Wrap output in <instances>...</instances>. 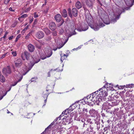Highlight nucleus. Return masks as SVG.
<instances>
[{
	"label": "nucleus",
	"instance_id": "9",
	"mask_svg": "<svg viewBox=\"0 0 134 134\" xmlns=\"http://www.w3.org/2000/svg\"><path fill=\"white\" fill-rule=\"evenodd\" d=\"M49 27L52 30H55L56 28L55 23L53 22H50L49 24Z\"/></svg>",
	"mask_w": 134,
	"mask_h": 134
},
{
	"label": "nucleus",
	"instance_id": "24",
	"mask_svg": "<svg viewBox=\"0 0 134 134\" xmlns=\"http://www.w3.org/2000/svg\"><path fill=\"white\" fill-rule=\"evenodd\" d=\"M64 44H63L62 43H61V44H59V45H58V46L57 48H55V49H53V50L54 51H56L57 48L58 49H60L61 48H62V47L64 45Z\"/></svg>",
	"mask_w": 134,
	"mask_h": 134
},
{
	"label": "nucleus",
	"instance_id": "33",
	"mask_svg": "<svg viewBox=\"0 0 134 134\" xmlns=\"http://www.w3.org/2000/svg\"><path fill=\"white\" fill-rule=\"evenodd\" d=\"M117 101L116 100H114L112 102V103L113 104L112 105H118V103H117Z\"/></svg>",
	"mask_w": 134,
	"mask_h": 134
},
{
	"label": "nucleus",
	"instance_id": "14",
	"mask_svg": "<svg viewBox=\"0 0 134 134\" xmlns=\"http://www.w3.org/2000/svg\"><path fill=\"white\" fill-rule=\"evenodd\" d=\"M28 48L30 52H32L35 50V47L32 44H30L28 46Z\"/></svg>",
	"mask_w": 134,
	"mask_h": 134
},
{
	"label": "nucleus",
	"instance_id": "23",
	"mask_svg": "<svg viewBox=\"0 0 134 134\" xmlns=\"http://www.w3.org/2000/svg\"><path fill=\"white\" fill-rule=\"evenodd\" d=\"M76 34V33L75 31H74L73 32L70 31V33L68 35V37H70Z\"/></svg>",
	"mask_w": 134,
	"mask_h": 134
},
{
	"label": "nucleus",
	"instance_id": "37",
	"mask_svg": "<svg viewBox=\"0 0 134 134\" xmlns=\"http://www.w3.org/2000/svg\"><path fill=\"white\" fill-rule=\"evenodd\" d=\"M48 95L47 94L44 93V92L43 93V96L44 98H47Z\"/></svg>",
	"mask_w": 134,
	"mask_h": 134
},
{
	"label": "nucleus",
	"instance_id": "48",
	"mask_svg": "<svg viewBox=\"0 0 134 134\" xmlns=\"http://www.w3.org/2000/svg\"><path fill=\"white\" fill-rule=\"evenodd\" d=\"M51 126L50 125L47 128H46L44 130V131H46L48 129H50L51 128Z\"/></svg>",
	"mask_w": 134,
	"mask_h": 134
},
{
	"label": "nucleus",
	"instance_id": "42",
	"mask_svg": "<svg viewBox=\"0 0 134 134\" xmlns=\"http://www.w3.org/2000/svg\"><path fill=\"white\" fill-rule=\"evenodd\" d=\"M36 46L37 48L39 49H41V46L40 44V45L38 44H37L36 45Z\"/></svg>",
	"mask_w": 134,
	"mask_h": 134
},
{
	"label": "nucleus",
	"instance_id": "55",
	"mask_svg": "<svg viewBox=\"0 0 134 134\" xmlns=\"http://www.w3.org/2000/svg\"><path fill=\"white\" fill-rule=\"evenodd\" d=\"M37 23V20L36 19L35 20L34 22L33 23V24H34V25H35Z\"/></svg>",
	"mask_w": 134,
	"mask_h": 134
},
{
	"label": "nucleus",
	"instance_id": "8",
	"mask_svg": "<svg viewBox=\"0 0 134 134\" xmlns=\"http://www.w3.org/2000/svg\"><path fill=\"white\" fill-rule=\"evenodd\" d=\"M36 36L38 38L41 39L44 37V34L42 31H38L36 33Z\"/></svg>",
	"mask_w": 134,
	"mask_h": 134
},
{
	"label": "nucleus",
	"instance_id": "28",
	"mask_svg": "<svg viewBox=\"0 0 134 134\" xmlns=\"http://www.w3.org/2000/svg\"><path fill=\"white\" fill-rule=\"evenodd\" d=\"M27 16V15L26 14H25L22 15L20 17H19L18 19L19 20L20 19L23 18H25Z\"/></svg>",
	"mask_w": 134,
	"mask_h": 134
},
{
	"label": "nucleus",
	"instance_id": "13",
	"mask_svg": "<svg viewBox=\"0 0 134 134\" xmlns=\"http://www.w3.org/2000/svg\"><path fill=\"white\" fill-rule=\"evenodd\" d=\"M86 3L87 7L90 9H92L93 7V3L92 2H89L88 0L86 1Z\"/></svg>",
	"mask_w": 134,
	"mask_h": 134
},
{
	"label": "nucleus",
	"instance_id": "1",
	"mask_svg": "<svg viewBox=\"0 0 134 134\" xmlns=\"http://www.w3.org/2000/svg\"><path fill=\"white\" fill-rule=\"evenodd\" d=\"M25 56L27 60H29L31 63V67H32L35 63H37L40 61V59L37 61H35L30 54L27 52H25L24 53L22 54L21 57L23 60H25V58H24V57Z\"/></svg>",
	"mask_w": 134,
	"mask_h": 134
},
{
	"label": "nucleus",
	"instance_id": "10",
	"mask_svg": "<svg viewBox=\"0 0 134 134\" xmlns=\"http://www.w3.org/2000/svg\"><path fill=\"white\" fill-rule=\"evenodd\" d=\"M104 26V25L103 23H101L99 25H97L96 26L95 25V26H93L92 27H91L95 31H97L98 30L99 28L102 27H103Z\"/></svg>",
	"mask_w": 134,
	"mask_h": 134
},
{
	"label": "nucleus",
	"instance_id": "30",
	"mask_svg": "<svg viewBox=\"0 0 134 134\" xmlns=\"http://www.w3.org/2000/svg\"><path fill=\"white\" fill-rule=\"evenodd\" d=\"M68 11L69 15L70 18H72V15L71 13V9L70 8L69 9Z\"/></svg>",
	"mask_w": 134,
	"mask_h": 134
},
{
	"label": "nucleus",
	"instance_id": "15",
	"mask_svg": "<svg viewBox=\"0 0 134 134\" xmlns=\"http://www.w3.org/2000/svg\"><path fill=\"white\" fill-rule=\"evenodd\" d=\"M62 17L60 14H58L55 15L54 18L57 22H59L61 19Z\"/></svg>",
	"mask_w": 134,
	"mask_h": 134
},
{
	"label": "nucleus",
	"instance_id": "39",
	"mask_svg": "<svg viewBox=\"0 0 134 134\" xmlns=\"http://www.w3.org/2000/svg\"><path fill=\"white\" fill-rule=\"evenodd\" d=\"M33 18L32 17H30L29 18V19L30 21L29 23L30 24H31L33 21Z\"/></svg>",
	"mask_w": 134,
	"mask_h": 134
},
{
	"label": "nucleus",
	"instance_id": "20",
	"mask_svg": "<svg viewBox=\"0 0 134 134\" xmlns=\"http://www.w3.org/2000/svg\"><path fill=\"white\" fill-rule=\"evenodd\" d=\"M64 18L66 17L67 16V14L66 11L65 9H64L62 14Z\"/></svg>",
	"mask_w": 134,
	"mask_h": 134
},
{
	"label": "nucleus",
	"instance_id": "3",
	"mask_svg": "<svg viewBox=\"0 0 134 134\" xmlns=\"http://www.w3.org/2000/svg\"><path fill=\"white\" fill-rule=\"evenodd\" d=\"M121 13L119 15H117L116 14H113V16L111 18L110 21L109 20L108 18L107 19V20H103V22L104 23L106 24H108L110 22L111 23H115L116 21L119 18Z\"/></svg>",
	"mask_w": 134,
	"mask_h": 134
},
{
	"label": "nucleus",
	"instance_id": "60",
	"mask_svg": "<svg viewBox=\"0 0 134 134\" xmlns=\"http://www.w3.org/2000/svg\"><path fill=\"white\" fill-rule=\"evenodd\" d=\"M7 92H5V94L3 96H2L0 98V100H1L2 99V98H3V96H5L7 94Z\"/></svg>",
	"mask_w": 134,
	"mask_h": 134
},
{
	"label": "nucleus",
	"instance_id": "52",
	"mask_svg": "<svg viewBox=\"0 0 134 134\" xmlns=\"http://www.w3.org/2000/svg\"><path fill=\"white\" fill-rule=\"evenodd\" d=\"M105 88H106L105 86V85H104L102 88H100V89H99V91H101V90H103V88L105 89Z\"/></svg>",
	"mask_w": 134,
	"mask_h": 134
},
{
	"label": "nucleus",
	"instance_id": "17",
	"mask_svg": "<svg viewBox=\"0 0 134 134\" xmlns=\"http://www.w3.org/2000/svg\"><path fill=\"white\" fill-rule=\"evenodd\" d=\"M82 4L79 1H77L75 4V6L76 8L79 9L82 7Z\"/></svg>",
	"mask_w": 134,
	"mask_h": 134
},
{
	"label": "nucleus",
	"instance_id": "35",
	"mask_svg": "<svg viewBox=\"0 0 134 134\" xmlns=\"http://www.w3.org/2000/svg\"><path fill=\"white\" fill-rule=\"evenodd\" d=\"M37 79V78L36 77H34L32 78L31 80V82H36V80Z\"/></svg>",
	"mask_w": 134,
	"mask_h": 134
},
{
	"label": "nucleus",
	"instance_id": "12",
	"mask_svg": "<svg viewBox=\"0 0 134 134\" xmlns=\"http://www.w3.org/2000/svg\"><path fill=\"white\" fill-rule=\"evenodd\" d=\"M127 5L132 6L134 3V0H124Z\"/></svg>",
	"mask_w": 134,
	"mask_h": 134
},
{
	"label": "nucleus",
	"instance_id": "56",
	"mask_svg": "<svg viewBox=\"0 0 134 134\" xmlns=\"http://www.w3.org/2000/svg\"><path fill=\"white\" fill-rule=\"evenodd\" d=\"M28 28V26H27L26 27H25L24 29V30H23V31H26L27 29Z\"/></svg>",
	"mask_w": 134,
	"mask_h": 134
},
{
	"label": "nucleus",
	"instance_id": "2",
	"mask_svg": "<svg viewBox=\"0 0 134 134\" xmlns=\"http://www.w3.org/2000/svg\"><path fill=\"white\" fill-rule=\"evenodd\" d=\"M96 92H95L93 93L92 94H91L90 95L87 96L86 97H85L84 98L85 102H87L86 103L90 106H92L93 104L95 103L94 100L95 97H94V96Z\"/></svg>",
	"mask_w": 134,
	"mask_h": 134
},
{
	"label": "nucleus",
	"instance_id": "58",
	"mask_svg": "<svg viewBox=\"0 0 134 134\" xmlns=\"http://www.w3.org/2000/svg\"><path fill=\"white\" fill-rule=\"evenodd\" d=\"M21 37V35H18L16 37L17 39H19V38H20Z\"/></svg>",
	"mask_w": 134,
	"mask_h": 134
},
{
	"label": "nucleus",
	"instance_id": "63",
	"mask_svg": "<svg viewBox=\"0 0 134 134\" xmlns=\"http://www.w3.org/2000/svg\"><path fill=\"white\" fill-rule=\"evenodd\" d=\"M90 129H91V130H92L93 129V127L91 125L90 126Z\"/></svg>",
	"mask_w": 134,
	"mask_h": 134
},
{
	"label": "nucleus",
	"instance_id": "57",
	"mask_svg": "<svg viewBox=\"0 0 134 134\" xmlns=\"http://www.w3.org/2000/svg\"><path fill=\"white\" fill-rule=\"evenodd\" d=\"M13 36H11L9 38V40H11L13 39Z\"/></svg>",
	"mask_w": 134,
	"mask_h": 134
},
{
	"label": "nucleus",
	"instance_id": "34",
	"mask_svg": "<svg viewBox=\"0 0 134 134\" xmlns=\"http://www.w3.org/2000/svg\"><path fill=\"white\" fill-rule=\"evenodd\" d=\"M64 32V31L63 29L61 28L60 29H59V33L60 35L62 34Z\"/></svg>",
	"mask_w": 134,
	"mask_h": 134
},
{
	"label": "nucleus",
	"instance_id": "22",
	"mask_svg": "<svg viewBox=\"0 0 134 134\" xmlns=\"http://www.w3.org/2000/svg\"><path fill=\"white\" fill-rule=\"evenodd\" d=\"M43 30L44 31L46 34L47 35H49L51 33L50 30L47 28L43 29Z\"/></svg>",
	"mask_w": 134,
	"mask_h": 134
},
{
	"label": "nucleus",
	"instance_id": "54",
	"mask_svg": "<svg viewBox=\"0 0 134 134\" xmlns=\"http://www.w3.org/2000/svg\"><path fill=\"white\" fill-rule=\"evenodd\" d=\"M16 25V23H14L12 25V27H14L15 25Z\"/></svg>",
	"mask_w": 134,
	"mask_h": 134
},
{
	"label": "nucleus",
	"instance_id": "47",
	"mask_svg": "<svg viewBox=\"0 0 134 134\" xmlns=\"http://www.w3.org/2000/svg\"><path fill=\"white\" fill-rule=\"evenodd\" d=\"M8 34V32L7 31H6L5 32V33L4 35L3 36V38H5L6 35Z\"/></svg>",
	"mask_w": 134,
	"mask_h": 134
},
{
	"label": "nucleus",
	"instance_id": "32",
	"mask_svg": "<svg viewBox=\"0 0 134 134\" xmlns=\"http://www.w3.org/2000/svg\"><path fill=\"white\" fill-rule=\"evenodd\" d=\"M88 111L87 109L83 108V112L82 113L85 114H87V112Z\"/></svg>",
	"mask_w": 134,
	"mask_h": 134
},
{
	"label": "nucleus",
	"instance_id": "50",
	"mask_svg": "<svg viewBox=\"0 0 134 134\" xmlns=\"http://www.w3.org/2000/svg\"><path fill=\"white\" fill-rule=\"evenodd\" d=\"M7 54V53H5V54H3L2 56L1 57V59H2L3 58H4L5 56Z\"/></svg>",
	"mask_w": 134,
	"mask_h": 134
},
{
	"label": "nucleus",
	"instance_id": "43",
	"mask_svg": "<svg viewBox=\"0 0 134 134\" xmlns=\"http://www.w3.org/2000/svg\"><path fill=\"white\" fill-rule=\"evenodd\" d=\"M52 35L54 36H56L57 35V32L55 31H53L52 33Z\"/></svg>",
	"mask_w": 134,
	"mask_h": 134
},
{
	"label": "nucleus",
	"instance_id": "29",
	"mask_svg": "<svg viewBox=\"0 0 134 134\" xmlns=\"http://www.w3.org/2000/svg\"><path fill=\"white\" fill-rule=\"evenodd\" d=\"M127 88H132L134 87V84H129L126 85V86Z\"/></svg>",
	"mask_w": 134,
	"mask_h": 134
},
{
	"label": "nucleus",
	"instance_id": "25",
	"mask_svg": "<svg viewBox=\"0 0 134 134\" xmlns=\"http://www.w3.org/2000/svg\"><path fill=\"white\" fill-rule=\"evenodd\" d=\"M23 76H21L20 77L19 79L16 82H15L14 84H13L12 85H11V87H12V86H15L18 82L20 81L21 80H22V79L23 78Z\"/></svg>",
	"mask_w": 134,
	"mask_h": 134
},
{
	"label": "nucleus",
	"instance_id": "36",
	"mask_svg": "<svg viewBox=\"0 0 134 134\" xmlns=\"http://www.w3.org/2000/svg\"><path fill=\"white\" fill-rule=\"evenodd\" d=\"M107 95H108L107 93V92H106L104 91V94H103L101 96V97H104L107 96Z\"/></svg>",
	"mask_w": 134,
	"mask_h": 134
},
{
	"label": "nucleus",
	"instance_id": "51",
	"mask_svg": "<svg viewBox=\"0 0 134 134\" xmlns=\"http://www.w3.org/2000/svg\"><path fill=\"white\" fill-rule=\"evenodd\" d=\"M30 10V8H27L25 10V12H26L29 11Z\"/></svg>",
	"mask_w": 134,
	"mask_h": 134
},
{
	"label": "nucleus",
	"instance_id": "5",
	"mask_svg": "<svg viewBox=\"0 0 134 134\" xmlns=\"http://www.w3.org/2000/svg\"><path fill=\"white\" fill-rule=\"evenodd\" d=\"M52 54V52L51 51H48L47 54L46 53V57L44 54L43 53L41 54L40 55V58L44 60L46 58V57H50Z\"/></svg>",
	"mask_w": 134,
	"mask_h": 134
},
{
	"label": "nucleus",
	"instance_id": "4",
	"mask_svg": "<svg viewBox=\"0 0 134 134\" xmlns=\"http://www.w3.org/2000/svg\"><path fill=\"white\" fill-rule=\"evenodd\" d=\"M88 28V25L87 24L82 23V25L79 24L77 27V30L79 31H85Z\"/></svg>",
	"mask_w": 134,
	"mask_h": 134
},
{
	"label": "nucleus",
	"instance_id": "41",
	"mask_svg": "<svg viewBox=\"0 0 134 134\" xmlns=\"http://www.w3.org/2000/svg\"><path fill=\"white\" fill-rule=\"evenodd\" d=\"M12 54L14 57H15L16 56V51L12 52Z\"/></svg>",
	"mask_w": 134,
	"mask_h": 134
},
{
	"label": "nucleus",
	"instance_id": "62",
	"mask_svg": "<svg viewBox=\"0 0 134 134\" xmlns=\"http://www.w3.org/2000/svg\"><path fill=\"white\" fill-rule=\"evenodd\" d=\"M130 8V7H126V8H125L124 9V10H128Z\"/></svg>",
	"mask_w": 134,
	"mask_h": 134
},
{
	"label": "nucleus",
	"instance_id": "27",
	"mask_svg": "<svg viewBox=\"0 0 134 134\" xmlns=\"http://www.w3.org/2000/svg\"><path fill=\"white\" fill-rule=\"evenodd\" d=\"M0 79L1 80V81L2 82H4L5 81V77L2 75H0Z\"/></svg>",
	"mask_w": 134,
	"mask_h": 134
},
{
	"label": "nucleus",
	"instance_id": "53",
	"mask_svg": "<svg viewBox=\"0 0 134 134\" xmlns=\"http://www.w3.org/2000/svg\"><path fill=\"white\" fill-rule=\"evenodd\" d=\"M49 9V7H47V8L46 10H44V12L45 13H46L48 11V10Z\"/></svg>",
	"mask_w": 134,
	"mask_h": 134
},
{
	"label": "nucleus",
	"instance_id": "61",
	"mask_svg": "<svg viewBox=\"0 0 134 134\" xmlns=\"http://www.w3.org/2000/svg\"><path fill=\"white\" fill-rule=\"evenodd\" d=\"M9 9L10 10L12 11H14V10L12 9V8L11 7H10L9 8Z\"/></svg>",
	"mask_w": 134,
	"mask_h": 134
},
{
	"label": "nucleus",
	"instance_id": "49",
	"mask_svg": "<svg viewBox=\"0 0 134 134\" xmlns=\"http://www.w3.org/2000/svg\"><path fill=\"white\" fill-rule=\"evenodd\" d=\"M34 16L35 18H36L38 17V15L36 14V12L34 13Z\"/></svg>",
	"mask_w": 134,
	"mask_h": 134
},
{
	"label": "nucleus",
	"instance_id": "64",
	"mask_svg": "<svg viewBox=\"0 0 134 134\" xmlns=\"http://www.w3.org/2000/svg\"><path fill=\"white\" fill-rule=\"evenodd\" d=\"M101 115L103 117H104V116L105 117V115L104 113H102L101 114Z\"/></svg>",
	"mask_w": 134,
	"mask_h": 134
},
{
	"label": "nucleus",
	"instance_id": "18",
	"mask_svg": "<svg viewBox=\"0 0 134 134\" xmlns=\"http://www.w3.org/2000/svg\"><path fill=\"white\" fill-rule=\"evenodd\" d=\"M87 118H82L81 120V121L84 123L83 124V126L85 127V125H87L88 124V122H87Z\"/></svg>",
	"mask_w": 134,
	"mask_h": 134
},
{
	"label": "nucleus",
	"instance_id": "6",
	"mask_svg": "<svg viewBox=\"0 0 134 134\" xmlns=\"http://www.w3.org/2000/svg\"><path fill=\"white\" fill-rule=\"evenodd\" d=\"M2 72L3 74L7 76L8 74H10L11 72V71L10 66H7L6 68H4L3 69Z\"/></svg>",
	"mask_w": 134,
	"mask_h": 134
},
{
	"label": "nucleus",
	"instance_id": "44",
	"mask_svg": "<svg viewBox=\"0 0 134 134\" xmlns=\"http://www.w3.org/2000/svg\"><path fill=\"white\" fill-rule=\"evenodd\" d=\"M104 91L103 90H101L100 92H99V95H102L104 94Z\"/></svg>",
	"mask_w": 134,
	"mask_h": 134
},
{
	"label": "nucleus",
	"instance_id": "7",
	"mask_svg": "<svg viewBox=\"0 0 134 134\" xmlns=\"http://www.w3.org/2000/svg\"><path fill=\"white\" fill-rule=\"evenodd\" d=\"M96 93L95 95L94 96V97H95L94 102L98 105L99 103L102 101V98H101V96L99 95V94L98 95H96Z\"/></svg>",
	"mask_w": 134,
	"mask_h": 134
},
{
	"label": "nucleus",
	"instance_id": "45",
	"mask_svg": "<svg viewBox=\"0 0 134 134\" xmlns=\"http://www.w3.org/2000/svg\"><path fill=\"white\" fill-rule=\"evenodd\" d=\"M87 122H88V124L89 123L90 124H91L92 123V122L91 121V119H88L87 118Z\"/></svg>",
	"mask_w": 134,
	"mask_h": 134
},
{
	"label": "nucleus",
	"instance_id": "16",
	"mask_svg": "<svg viewBox=\"0 0 134 134\" xmlns=\"http://www.w3.org/2000/svg\"><path fill=\"white\" fill-rule=\"evenodd\" d=\"M72 12L73 16L74 17H76L78 15L77 10L75 8H74L72 10Z\"/></svg>",
	"mask_w": 134,
	"mask_h": 134
},
{
	"label": "nucleus",
	"instance_id": "31",
	"mask_svg": "<svg viewBox=\"0 0 134 134\" xmlns=\"http://www.w3.org/2000/svg\"><path fill=\"white\" fill-rule=\"evenodd\" d=\"M85 19L88 22H90L89 21V15H87V14L85 15Z\"/></svg>",
	"mask_w": 134,
	"mask_h": 134
},
{
	"label": "nucleus",
	"instance_id": "38",
	"mask_svg": "<svg viewBox=\"0 0 134 134\" xmlns=\"http://www.w3.org/2000/svg\"><path fill=\"white\" fill-rule=\"evenodd\" d=\"M40 43V45L42 46L44 45L45 44V43L44 42L42 41H39Z\"/></svg>",
	"mask_w": 134,
	"mask_h": 134
},
{
	"label": "nucleus",
	"instance_id": "19",
	"mask_svg": "<svg viewBox=\"0 0 134 134\" xmlns=\"http://www.w3.org/2000/svg\"><path fill=\"white\" fill-rule=\"evenodd\" d=\"M69 109H66L60 115V116H61V117H62L64 116V115L65 114L66 115L67 113H69Z\"/></svg>",
	"mask_w": 134,
	"mask_h": 134
},
{
	"label": "nucleus",
	"instance_id": "59",
	"mask_svg": "<svg viewBox=\"0 0 134 134\" xmlns=\"http://www.w3.org/2000/svg\"><path fill=\"white\" fill-rule=\"evenodd\" d=\"M47 98H46L45 100H44V103H44V105H43V106H44L45 105L46 103V102H47Z\"/></svg>",
	"mask_w": 134,
	"mask_h": 134
},
{
	"label": "nucleus",
	"instance_id": "26",
	"mask_svg": "<svg viewBox=\"0 0 134 134\" xmlns=\"http://www.w3.org/2000/svg\"><path fill=\"white\" fill-rule=\"evenodd\" d=\"M32 31H31L25 37V39H27L30 38L29 37L32 35Z\"/></svg>",
	"mask_w": 134,
	"mask_h": 134
},
{
	"label": "nucleus",
	"instance_id": "46",
	"mask_svg": "<svg viewBox=\"0 0 134 134\" xmlns=\"http://www.w3.org/2000/svg\"><path fill=\"white\" fill-rule=\"evenodd\" d=\"M10 0H5L4 3L6 4H7L9 3Z\"/></svg>",
	"mask_w": 134,
	"mask_h": 134
},
{
	"label": "nucleus",
	"instance_id": "21",
	"mask_svg": "<svg viewBox=\"0 0 134 134\" xmlns=\"http://www.w3.org/2000/svg\"><path fill=\"white\" fill-rule=\"evenodd\" d=\"M61 58L60 60L62 62H63V60L65 59V58L67 57L66 55L65 54H60Z\"/></svg>",
	"mask_w": 134,
	"mask_h": 134
},
{
	"label": "nucleus",
	"instance_id": "11",
	"mask_svg": "<svg viewBox=\"0 0 134 134\" xmlns=\"http://www.w3.org/2000/svg\"><path fill=\"white\" fill-rule=\"evenodd\" d=\"M15 64L16 67L19 68L21 65V60L20 59H18L15 61Z\"/></svg>",
	"mask_w": 134,
	"mask_h": 134
},
{
	"label": "nucleus",
	"instance_id": "40",
	"mask_svg": "<svg viewBox=\"0 0 134 134\" xmlns=\"http://www.w3.org/2000/svg\"><path fill=\"white\" fill-rule=\"evenodd\" d=\"M64 20H62L61 21V23H59L58 26L59 27H60L63 24V23L64 22Z\"/></svg>",
	"mask_w": 134,
	"mask_h": 134
}]
</instances>
